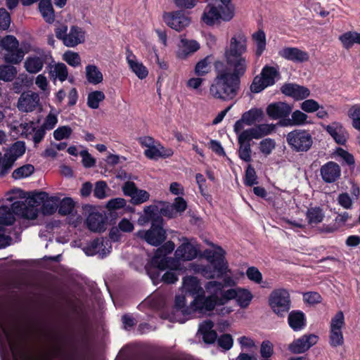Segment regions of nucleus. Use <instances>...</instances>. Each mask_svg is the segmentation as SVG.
<instances>
[{
  "mask_svg": "<svg viewBox=\"0 0 360 360\" xmlns=\"http://www.w3.org/2000/svg\"><path fill=\"white\" fill-rule=\"evenodd\" d=\"M320 174L325 183L332 184L340 179L341 169L338 163L329 161L321 166Z\"/></svg>",
  "mask_w": 360,
  "mask_h": 360,
  "instance_id": "a211bd4d",
  "label": "nucleus"
},
{
  "mask_svg": "<svg viewBox=\"0 0 360 360\" xmlns=\"http://www.w3.org/2000/svg\"><path fill=\"white\" fill-rule=\"evenodd\" d=\"M86 224L89 230L94 232H103L105 230L104 217L99 212L90 213L86 219Z\"/></svg>",
  "mask_w": 360,
  "mask_h": 360,
  "instance_id": "c85d7f7f",
  "label": "nucleus"
},
{
  "mask_svg": "<svg viewBox=\"0 0 360 360\" xmlns=\"http://www.w3.org/2000/svg\"><path fill=\"white\" fill-rule=\"evenodd\" d=\"M15 221V213L12 210V207H9L6 205H2L0 207V225H12Z\"/></svg>",
  "mask_w": 360,
  "mask_h": 360,
  "instance_id": "e433bc0d",
  "label": "nucleus"
},
{
  "mask_svg": "<svg viewBox=\"0 0 360 360\" xmlns=\"http://www.w3.org/2000/svg\"><path fill=\"white\" fill-rule=\"evenodd\" d=\"M326 131L338 144H345L347 141V132L338 122H333L326 127Z\"/></svg>",
  "mask_w": 360,
  "mask_h": 360,
  "instance_id": "7c9ffc66",
  "label": "nucleus"
},
{
  "mask_svg": "<svg viewBox=\"0 0 360 360\" xmlns=\"http://www.w3.org/2000/svg\"><path fill=\"white\" fill-rule=\"evenodd\" d=\"M25 152V146L22 141L14 143L2 156L0 153V176L6 175L13 167L15 160Z\"/></svg>",
  "mask_w": 360,
  "mask_h": 360,
  "instance_id": "6e6552de",
  "label": "nucleus"
},
{
  "mask_svg": "<svg viewBox=\"0 0 360 360\" xmlns=\"http://www.w3.org/2000/svg\"><path fill=\"white\" fill-rule=\"evenodd\" d=\"M252 299L251 292L245 289L238 288L236 298L238 305L242 308L247 307Z\"/></svg>",
  "mask_w": 360,
  "mask_h": 360,
  "instance_id": "c03bdc74",
  "label": "nucleus"
},
{
  "mask_svg": "<svg viewBox=\"0 0 360 360\" xmlns=\"http://www.w3.org/2000/svg\"><path fill=\"white\" fill-rule=\"evenodd\" d=\"M34 171V167L32 165H25L16 169L12 174V176L15 179L26 178L30 176Z\"/></svg>",
  "mask_w": 360,
  "mask_h": 360,
  "instance_id": "49530a36",
  "label": "nucleus"
},
{
  "mask_svg": "<svg viewBox=\"0 0 360 360\" xmlns=\"http://www.w3.org/2000/svg\"><path fill=\"white\" fill-rule=\"evenodd\" d=\"M161 150H164L162 146L160 148H158L155 145L147 148L144 151V155L149 159H158L159 158H165L172 155V152L171 150L167 151L166 153H164Z\"/></svg>",
  "mask_w": 360,
  "mask_h": 360,
  "instance_id": "79ce46f5",
  "label": "nucleus"
},
{
  "mask_svg": "<svg viewBox=\"0 0 360 360\" xmlns=\"http://www.w3.org/2000/svg\"><path fill=\"white\" fill-rule=\"evenodd\" d=\"M217 305H219V300L215 295L205 297L204 294H201L192 301L193 312L197 311L200 313L210 312Z\"/></svg>",
  "mask_w": 360,
  "mask_h": 360,
  "instance_id": "4468645a",
  "label": "nucleus"
},
{
  "mask_svg": "<svg viewBox=\"0 0 360 360\" xmlns=\"http://www.w3.org/2000/svg\"><path fill=\"white\" fill-rule=\"evenodd\" d=\"M39 10L47 23L51 24L54 22L55 14L51 0H40Z\"/></svg>",
  "mask_w": 360,
  "mask_h": 360,
  "instance_id": "72a5a7b5",
  "label": "nucleus"
},
{
  "mask_svg": "<svg viewBox=\"0 0 360 360\" xmlns=\"http://www.w3.org/2000/svg\"><path fill=\"white\" fill-rule=\"evenodd\" d=\"M198 255L196 248L190 243L179 245L175 251V257L179 260L191 261Z\"/></svg>",
  "mask_w": 360,
  "mask_h": 360,
  "instance_id": "393cba45",
  "label": "nucleus"
},
{
  "mask_svg": "<svg viewBox=\"0 0 360 360\" xmlns=\"http://www.w3.org/2000/svg\"><path fill=\"white\" fill-rule=\"evenodd\" d=\"M306 216L309 224L311 225L321 223L325 217L323 210L319 207L309 208Z\"/></svg>",
  "mask_w": 360,
  "mask_h": 360,
  "instance_id": "4c0bfd02",
  "label": "nucleus"
},
{
  "mask_svg": "<svg viewBox=\"0 0 360 360\" xmlns=\"http://www.w3.org/2000/svg\"><path fill=\"white\" fill-rule=\"evenodd\" d=\"M243 120L246 124L251 126L256 122H261L264 117L263 110L258 108H252L243 114Z\"/></svg>",
  "mask_w": 360,
  "mask_h": 360,
  "instance_id": "c9c22d12",
  "label": "nucleus"
},
{
  "mask_svg": "<svg viewBox=\"0 0 360 360\" xmlns=\"http://www.w3.org/2000/svg\"><path fill=\"white\" fill-rule=\"evenodd\" d=\"M349 116L352 120V125L356 129L360 130V105H353L348 112Z\"/></svg>",
  "mask_w": 360,
  "mask_h": 360,
  "instance_id": "6e6d98bb",
  "label": "nucleus"
},
{
  "mask_svg": "<svg viewBox=\"0 0 360 360\" xmlns=\"http://www.w3.org/2000/svg\"><path fill=\"white\" fill-rule=\"evenodd\" d=\"M49 78L54 84L57 80L63 82L68 79V68L64 63H58L54 65H49Z\"/></svg>",
  "mask_w": 360,
  "mask_h": 360,
  "instance_id": "b1692460",
  "label": "nucleus"
},
{
  "mask_svg": "<svg viewBox=\"0 0 360 360\" xmlns=\"http://www.w3.org/2000/svg\"><path fill=\"white\" fill-rule=\"evenodd\" d=\"M135 56L127 49V60L131 70L136 74L139 79H144L148 76V71L142 63H139L133 60Z\"/></svg>",
  "mask_w": 360,
  "mask_h": 360,
  "instance_id": "2f4dec72",
  "label": "nucleus"
},
{
  "mask_svg": "<svg viewBox=\"0 0 360 360\" xmlns=\"http://www.w3.org/2000/svg\"><path fill=\"white\" fill-rule=\"evenodd\" d=\"M318 340V336L310 334L303 335L300 338L293 341L289 346V350L294 354L304 353L311 347L314 345Z\"/></svg>",
  "mask_w": 360,
  "mask_h": 360,
  "instance_id": "6ab92c4d",
  "label": "nucleus"
},
{
  "mask_svg": "<svg viewBox=\"0 0 360 360\" xmlns=\"http://www.w3.org/2000/svg\"><path fill=\"white\" fill-rule=\"evenodd\" d=\"M252 140L244 131L238 136V142L239 144L238 156L246 162L252 161V149L250 141Z\"/></svg>",
  "mask_w": 360,
  "mask_h": 360,
  "instance_id": "412c9836",
  "label": "nucleus"
},
{
  "mask_svg": "<svg viewBox=\"0 0 360 360\" xmlns=\"http://www.w3.org/2000/svg\"><path fill=\"white\" fill-rule=\"evenodd\" d=\"M278 53L281 57L294 63H304L309 58L307 52L296 47H285Z\"/></svg>",
  "mask_w": 360,
  "mask_h": 360,
  "instance_id": "aec40b11",
  "label": "nucleus"
},
{
  "mask_svg": "<svg viewBox=\"0 0 360 360\" xmlns=\"http://www.w3.org/2000/svg\"><path fill=\"white\" fill-rule=\"evenodd\" d=\"M111 245L108 240L96 238L91 241L84 248L85 253L89 256L98 255L101 258L110 252Z\"/></svg>",
  "mask_w": 360,
  "mask_h": 360,
  "instance_id": "dca6fc26",
  "label": "nucleus"
},
{
  "mask_svg": "<svg viewBox=\"0 0 360 360\" xmlns=\"http://www.w3.org/2000/svg\"><path fill=\"white\" fill-rule=\"evenodd\" d=\"M107 184L103 181H99L96 183L94 190V195L98 199H103L106 197Z\"/></svg>",
  "mask_w": 360,
  "mask_h": 360,
  "instance_id": "0e129e2a",
  "label": "nucleus"
},
{
  "mask_svg": "<svg viewBox=\"0 0 360 360\" xmlns=\"http://www.w3.org/2000/svg\"><path fill=\"white\" fill-rule=\"evenodd\" d=\"M339 39L343 46L349 49L354 44V32H347L340 36Z\"/></svg>",
  "mask_w": 360,
  "mask_h": 360,
  "instance_id": "680f3d73",
  "label": "nucleus"
},
{
  "mask_svg": "<svg viewBox=\"0 0 360 360\" xmlns=\"http://www.w3.org/2000/svg\"><path fill=\"white\" fill-rule=\"evenodd\" d=\"M75 207V202L70 198H63L59 205L58 213L62 216H66L72 213Z\"/></svg>",
  "mask_w": 360,
  "mask_h": 360,
  "instance_id": "de8ad7c7",
  "label": "nucleus"
},
{
  "mask_svg": "<svg viewBox=\"0 0 360 360\" xmlns=\"http://www.w3.org/2000/svg\"><path fill=\"white\" fill-rule=\"evenodd\" d=\"M286 141L291 149L297 153L307 152L313 144L311 135L301 129L289 132L286 136Z\"/></svg>",
  "mask_w": 360,
  "mask_h": 360,
  "instance_id": "423d86ee",
  "label": "nucleus"
},
{
  "mask_svg": "<svg viewBox=\"0 0 360 360\" xmlns=\"http://www.w3.org/2000/svg\"><path fill=\"white\" fill-rule=\"evenodd\" d=\"M26 51H24L21 48L12 49L5 54L4 60L11 64H19L24 58Z\"/></svg>",
  "mask_w": 360,
  "mask_h": 360,
  "instance_id": "58836bf2",
  "label": "nucleus"
},
{
  "mask_svg": "<svg viewBox=\"0 0 360 360\" xmlns=\"http://www.w3.org/2000/svg\"><path fill=\"white\" fill-rule=\"evenodd\" d=\"M193 312L192 304L190 307H185V297L181 295H176L175 297L174 307L169 316V319L172 322H179L184 323L188 319L187 316H189Z\"/></svg>",
  "mask_w": 360,
  "mask_h": 360,
  "instance_id": "ddd939ff",
  "label": "nucleus"
},
{
  "mask_svg": "<svg viewBox=\"0 0 360 360\" xmlns=\"http://www.w3.org/2000/svg\"><path fill=\"white\" fill-rule=\"evenodd\" d=\"M252 39L256 43L255 54L257 56H260L266 48V34L262 30H258L252 34Z\"/></svg>",
  "mask_w": 360,
  "mask_h": 360,
  "instance_id": "ea45409f",
  "label": "nucleus"
},
{
  "mask_svg": "<svg viewBox=\"0 0 360 360\" xmlns=\"http://www.w3.org/2000/svg\"><path fill=\"white\" fill-rule=\"evenodd\" d=\"M225 254V251L220 246H217L214 251L205 250V255L210 264L198 265L195 271L207 279L221 277L228 271Z\"/></svg>",
  "mask_w": 360,
  "mask_h": 360,
  "instance_id": "f03ea898",
  "label": "nucleus"
},
{
  "mask_svg": "<svg viewBox=\"0 0 360 360\" xmlns=\"http://www.w3.org/2000/svg\"><path fill=\"white\" fill-rule=\"evenodd\" d=\"M209 57L207 56L198 61L195 67V73L198 76H204L210 71Z\"/></svg>",
  "mask_w": 360,
  "mask_h": 360,
  "instance_id": "864d4df0",
  "label": "nucleus"
},
{
  "mask_svg": "<svg viewBox=\"0 0 360 360\" xmlns=\"http://www.w3.org/2000/svg\"><path fill=\"white\" fill-rule=\"evenodd\" d=\"M63 60L70 66L77 67L81 63L79 53L71 51H66L63 55Z\"/></svg>",
  "mask_w": 360,
  "mask_h": 360,
  "instance_id": "4d7b16f0",
  "label": "nucleus"
},
{
  "mask_svg": "<svg viewBox=\"0 0 360 360\" xmlns=\"http://www.w3.org/2000/svg\"><path fill=\"white\" fill-rule=\"evenodd\" d=\"M257 176L255 169L251 166L248 165L245 171V184L248 186L257 184Z\"/></svg>",
  "mask_w": 360,
  "mask_h": 360,
  "instance_id": "052dcab7",
  "label": "nucleus"
},
{
  "mask_svg": "<svg viewBox=\"0 0 360 360\" xmlns=\"http://www.w3.org/2000/svg\"><path fill=\"white\" fill-rule=\"evenodd\" d=\"M11 22L10 13L4 8H0V30H8Z\"/></svg>",
  "mask_w": 360,
  "mask_h": 360,
  "instance_id": "bf43d9fd",
  "label": "nucleus"
},
{
  "mask_svg": "<svg viewBox=\"0 0 360 360\" xmlns=\"http://www.w3.org/2000/svg\"><path fill=\"white\" fill-rule=\"evenodd\" d=\"M247 51V39L242 33L231 37L229 46L225 49L226 65L221 60L214 63L216 77L210 90H239L241 78L245 75L248 61L243 56Z\"/></svg>",
  "mask_w": 360,
  "mask_h": 360,
  "instance_id": "f257e3e1",
  "label": "nucleus"
},
{
  "mask_svg": "<svg viewBox=\"0 0 360 360\" xmlns=\"http://www.w3.org/2000/svg\"><path fill=\"white\" fill-rule=\"evenodd\" d=\"M84 32L82 29L77 25H72L70 27V32L68 33L65 46L68 47H75L84 42Z\"/></svg>",
  "mask_w": 360,
  "mask_h": 360,
  "instance_id": "bb28decb",
  "label": "nucleus"
},
{
  "mask_svg": "<svg viewBox=\"0 0 360 360\" xmlns=\"http://www.w3.org/2000/svg\"><path fill=\"white\" fill-rule=\"evenodd\" d=\"M235 15L234 6H224L219 4L217 6L208 4L201 16V20L208 26L219 25L222 21L229 22Z\"/></svg>",
  "mask_w": 360,
  "mask_h": 360,
  "instance_id": "7ed1b4c3",
  "label": "nucleus"
},
{
  "mask_svg": "<svg viewBox=\"0 0 360 360\" xmlns=\"http://www.w3.org/2000/svg\"><path fill=\"white\" fill-rule=\"evenodd\" d=\"M292 111V108L285 103L278 102L270 104L266 108V112L273 119L288 117Z\"/></svg>",
  "mask_w": 360,
  "mask_h": 360,
  "instance_id": "4be33fe9",
  "label": "nucleus"
},
{
  "mask_svg": "<svg viewBox=\"0 0 360 360\" xmlns=\"http://www.w3.org/2000/svg\"><path fill=\"white\" fill-rule=\"evenodd\" d=\"M17 70L13 65H0V80L5 82H11L15 78Z\"/></svg>",
  "mask_w": 360,
  "mask_h": 360,
  "instance_id": "a19ab883",
  "label": "nucleus"
},
{
  "mask_svg": "<svg viewBox=\"0 0 360 360\" xmlns=\"http://www.w3.org/2000/svg\"><path fill=\"white\" fill-rule=\"evenodd\" d=\"M276 148V141L270 138L262 140L259 143L260 152L265 156L269 155Z\"/></svg>",
  "mask_w": 360,
  "mask_h": 360,
  "instance_id": "8fccbe9b",
  "label": "nucleus"
},
{
  "mask_svg": "<svg viewBox=\"0 0 360 360\" xmlns=\"http://www.w3.org/2000/svg\"><path fill=\"white\" fill-rule=\"evenodd\" d=\"M307 120V115L301 112L300 110H295L292 113L291 119L286 120L288 125H303L306 124Z\"/></svg>",
  "mask_w": 360,
  "mask_h": 360,
  "instance_id": "3c124183",
  "label": "nucleus"
},
{
  "mask_svg": "<svg viewBox=\"0 0 360 360\" xmlns=\"http://www.w3.org/2000/svg\"><path fill=\"white\" fill-rule=\"evenodd\" d=\"M46 63V56H27L24 62V68L31 74L39 72Z\"/></svg>",
  "mask_w": 360,
  "mask_h": 360,
  "instance_id": "a878e982",
  "label": "nucleus"
},
{
  "mask_svg": "<svg viewBox=\"0 0 360 360\" xmlns=\"http://www.w3.org/2000/svg\"><path fill=\"white\" fill-rule=\"evenodd\" d=\"M288 321L290 327L295 331H299L306 325L304 314L299 310H293L289 313Z\"/></svg>",
  "mask_w": 360,
  "mask_h": 360,
  "instance_id": "c756f323",
  "label": "nucleus"
},
{
  "mask_svg": "<svg viewBox=\"0 0 360 360\" xmlns=\"http://www.w3.org/2000/svg\"><path fill=\"white\" fill-rule=\"evenodd\" d=\"M85 77L87 82L93 85H97L103 80V73L95 65H87L85 68Z\"/></svg>",
  "mask_w": 360,
  "mask_h": 360,
  "instance_id": "473e14b6",
  "label": "nucleus"
},
{
  "mask_svg": "<svg viewBox=\"0 0 360 360\" xmlns=\"http://www.w3.org/2000/svg\"><path fill=\"white\" fill-rule=\"evenodd\" d=\"M183 288L186 293H189L194 298L204 294V290L200 286L199 281L194 276H186L183 279Z\"/></svg>",
  "mask_w": 360,
  "mask_h": 360,
  "instance_id": "cd10ccee",
  "label": "nucleus"
},
{
  "mask_svg": "<svg viewBox=\"0 0 360 360\" xmlns=\"http://www.w3.org/2000/svg\"><path fill=\"white\" fill-rule=\"evenodd\" d=\"M105 95L103 91H91L88 95L87 104L92 109H97L99 103L103 101Z\"/></svg>",
  "mask_w": 360,
  "mask_h": 360,
  "instance_id": "a18cd8bd",
  "label": "nucleus"
},
{
  "mask_svg": "<svg viewBox=\"0 0 360 360\" xmlns=\"http://www.w3.org/2000/svg\"><path fill=\"white\" fill-rule=\"evenodd\" d=\"M20 126L22 129V134H25L26 137H27L28 134H31L32 132H34L32 140L35 145L40 143L44 138L46 130L41 127L36 129L32 127V126H30L28 123L21 124Z\"/></svg>",
  "mask_w": 360,
  "mask_h": 360,
  "instance_id": "f704fd0d",
  "label": "nucleus"
},
{
  "mask_svg": "<svg viewBox=\"0 0 360 360\" xmlns=\"http://www.w3.org/2000/svg\"><path fill=\"white\" fill-rule=\"evenodd\" d=\"M217 342L219 347L229 350L232 347L233 341L231 335L224 334L217 339Z\"/></svg>",
  "mask_w": 360,
  "mask_h": 360,
  "instance_id": "69168bd1",
  "label": "nucleus"
},
{
  "mask_svg": "<svg viewBox=\"0 0 360 360\" xmlns=\"http://www.w3.org/2000/svg\"><path fill=\"white\" fill-rule=\"evenodd\" d=\"M163 270H160L159 272V278L158 279H157L155 281V282H154L153 280V283L154 284H158L159 281H163L164 283H167V284H171V283H175L176 281H177L178 280V274L176 271L174 270H169V271H166L164 274H162V276L160 275L161 274V272Z\"/></svg>",
  "mask_w": 360,
  "mask_h": 360,
  "instance_id": "603ef678",
  "label": "nucleus"
},
{
  "mask_svg": "<svg viewBox=\"0 0 360 360\" xmlns=\"http://www.w3.org/2000/svg\"><path fill=\"white\" fill-rule=\"evenodd\" d=\"M205 287L206 290L212 295L217 296V294L222 289L223 284L221 282L212 281L207 282Z\"/></svg>",
  "mask_w": 360,
  "mask_h": 360,
  "instance_id": "338daca9",
  "label": "nucleus"
},
{
  "mask_svg": "<svg viewBox=\"0 0 360 360\" xmlns=\"http://www.w3.org/2000/svg\"><path fill=\"white\" fill-rule=\"evenodd\" d=\"M1 46L4 50L8 51L19 48V42L14 36L7 35L1 39Z\"/></svg>",
  "mask_w": 360,
  "mask_h": 360,
  "instance_id": "5fc2aeb1",
  "label": "nucleus"
},
{
  "mask_svg": "<svg viewBox=\"0 0 360 360\" xmlns=\"http://www.w3.org/2000/svg\"><path fill=\"white\" fill-rule=\"evenodd\" d=\"M269 304L277 316L283 317L291 307L289 292L284 288L274 290L269 295Z\"/></svg>",
  "mask_w": 360,
  "mask_h": 360,
  "instance_id": "39448f33",
  "label": "nucleus"
},
{
  "mask_svg": "<svg viewBox=\"0 0 360 360\" xmlns=\"http://www.w3.org/2000/svg\"><path fill=\"white\" fill-rule=\"evenodd\" d=\"M163 21L170 28L181 32L191 22V19L182 11L165 12L162 15Z\"/></svg>",
  "mask_w": 360,
  "mask_h": 360,
  "instance_id": "9b49d317",
  "label": "nucleus"
},
{
  "mask_svg": "<svg viewBox=\"0 0 360 360\" xmlns=\"http://www.w3.org/2000/svg\"><path fill=\"white\" fill-rule=\"evenodd\" d=\"M33 84V78L27 75H20L13 82L12 90H22L23 88L29 89Z\"/></svg>",
  "mask_w": 360,
  "mask_h": 360,
  "instance_id": "37998d69",
  "label": "nucleus"
},
{
  "mask_svg": "<svg viewBox=\"0 0 360 360\" xmlns=\"http://www.w3.org/2000/svg\"><path fill=\"white\" fill-rule=\"evenodd\" d=\"M162 219L157 217L148 231H139L137 236L143 238L148 243L153 246L160 245L166 238V232L162 227Z\"/></svg>",
  "mask_w": 360,
  "mask_h": 360,
  "instance_id": "1a4fd4ad",
  "label": "nucleus"
},
{
  "mask_svg": "<svg viewBox=\"0 0 360 360\" xmlns=\"http://www.w3.org/2000/svg\"><path fill=\"white\" fill-rule=\"evenodd\" d=\"M175 248V245L172 241H167L160 248H159L154 257L151 259V266L147 268L148 274L154 282L158 279L160 270H165L169 266L170 258L167 255L171 253Z\"/></svg>",
  "mask_w": 360,
  "mask_h": 360,
  "instance_id": "20e7f679",
  "label": "nucleus"
},
{
  "mask_svg": "<svg viewBox=\"0 0 360 360\" xmlns=\"http://www.w3.org/2000/svg\"><path fill=\"white\" fill-rule=\"evenodd\" d=\"M247 277L256 283H261L262 281V274L259 269L255 266L248 268L246 271Z\"/></svg>",
  "mask_w": 360,
  "mask_h": 360,
  "instance_id": "e2e57ef3",
  "label": "nucleus"
},
{
  "mask_svg": "<svg viewBox=\"0 0 360 360\" xmlns=\"http://www.w3.org/2000/svg\"><path fill=\"white\" fill-rule=\"evenodd\" d=\"M72 129L68 126H63L57 128L53 131V137L57 141L68 139L70 136Z\"/></svg>",
  "mask_w": 360,
  "mask_h": 360,
  "instance_id": "13d9d810",
  "label": "nucleus"
},
{
  "mask_svg": "<svg viewBox=\"0 0 360 360\" xmlns=\"http://www.w3.org/2000/svg\"><path fill=\"white\" fill-rule=\"evenodd\" d=\"M300 107L302 110L307 112H313L319 110V105L316 101L309 99L303 101Z\"/></svg>",
  "mask_w": 360,
  "mask_h": 360,
  "instance_id": "774afa93",
  "label": "nucleus"
},
{
  "mask_svg": "<svg viewBox=\"0 0 360 360\" xmlns=\"http://www.w3.org/2000/svg\"><path fill=\"white\" fill-rule=\"evenodd\" d=\"M122 191L125 196L131 198V202L140 205L149 200L150 194L145 190L139 189L135 183L127 181L122 186Z\"/></svg>",
  "mask_w": 360,
  "mask_h": 360,
  "instance_id": "f8f14e48",
  "label": "nucleus"
},
{
  "mask_svg": "<svg viewBox=\"0 0 360 360\" xmlns=\"http://www.w3.org/2000/svg\"><path fill=\"white\" fill-rule=\"evenodd\" d=\"M344 325L345 318L343 312L342 311H339L335 316L332 318L330 321V345L332 347H336L343 345L344 338L342 328Z\"/></svg>",
  "mask_w": 360,
  "mask_h": 360,
  "instance_id": "9d476101",
  "label": "nucleus"
},
{
  "mask_svg": "<svg viewBox=\"0 0 360 360\" xmlns=\"http://www.w3.org/2000/svg\"><path fill=\"white\" fill-rule=\"evenodd\" d=\"M281 78L278 70L269 65H265L259 75L254 77L250 90H264L268 86L274 85Z\"/></svg>",
  "mask_w": 360,
  "mask_h": 360,
  "instance_id": "0eeeda50",
  "label": "nucleus"
},
{
  "mask_svg": "<svg viewBox=\"0 0 360 360\" xmlns=\"http://www.w3.org/2000/svg\"><path fill=\"white\" fill-rule=\"evenodd\" d=\"M276 129L274 124H260L245 130H243L252 139H259L272 134Z\"/></svg>",
  "mask_w": 360,
  "mask_h": 360,
  "instance_id": "5701e85b",
  "label": "nucleus"
},
{
  "mask_svg": "<svg viewBox=\"0 0 360 360\" xmlns=\"http://www.w3.org/2000/svg\"><path fill=\"white\" fill-rule=\"evenodd\" d=\"M39 103V94L35 91H23L21 94L18 108L22 112H32Z\"/></svg>",
  "mask_w": 360,
  "mask_h": 360,
  "instance_id": "f3484780",
  "label": "nucleus"
},
{
  "mask_svg": "<svg viewBox=\"0 0 360 360\" xmlns=\"http://www.w3.org/2000/svg\"><path fill=\"white\" fill-rule=\"evenodd\" d=\"M15 214L28 219H34L38 216L37 206L33 202L30 203L27 198L26 202L15 201L11 205Z\"/></svg>",
  "mask_w": 360,
  "mask_h": 360,
  "instance_id": "2eb2a0df",
  "label": "nucleus"
},
{
  "mask_svg": "<svg viewBox=\"0 0 360 360\" xmlns=\"http://www.w3.org/2000/svg\"><path fill=\"white\" fill-rule=\"evenodd\" d=\"M182 53L184 56L193 53L200 49V44L195 40L182 39Z\"/></svg>",
  "mask_w": 360,
  "mask_h": 360,
  "instance_id": "09e8293b",
  "label": "nucleus"
}]
</instances>
